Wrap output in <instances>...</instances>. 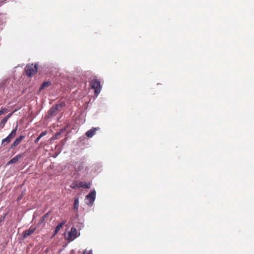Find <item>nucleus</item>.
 <instances>
[{
	"label": "nucleus",
	"mask_w": 254,
	"mask_h": 254,
	"mask_svg": "<svg viewBox=\"0 0 254 254\" xmlns=\"http://www.w3.org/2000/svg\"><path fill=\"white\" fill-rule=\"evenodd\" d=\"M90 85L91 88L94 89V95L97 97L102 89L100 81L97 79H94L90 81Z\"/></svg>",
	"instance_id": "1"
},
{
	"label": "nucleus",
	"mask_w": 254,
	"mask_h": 254,
	"mask_svg": "<svg viewBox=\"0 0 254 254\" xmlns=\"http://www.w3.org/2000/svg\"><path fill=\"white\" fill-rule=\"evenodd\" d=\"M18 124H17L16 127L14 129H12L11 132L9 134V135L5 138L3 139L1 141V145L5 146L9 142H10L12 139L14 138L16 135V131L18 129Z\"/></svg>",
	"instance_id": "2"
},
{
	"label": "nucleus",
	"mask_w": 254,
	"mask_h": 254,
	"mask_svg": "<svg viewBox=\"0 0 254 254\" xmlns=\"http://www.w3.org/2000/svg\"><path fill=\"white\" fill-rule=\"evenodd\" d=\"M37 64L34 66L33 64L27 65L24 69L25 74L27 76H31L37 71Z\"/></svg>",
	"instance_id": "3"
},
{
	"label": "nucleus",
	"mask_w": 254,
	"mask_h": 254,
	"mask_svg": "<svg viewBox=\"0 0 254 254\" xmlns=\"http://www.w3.org/2000/svg\"><path fill=\"white\" fill-rule=\"evenodd\" d=\"M96 198V191L95 190H91L90 192L86 196L85 199L86 204L89 206L92 205Z\"/></svg>",
	"instance_id": "4"
},
{
	"label": "nucleus",
	"mask_w": 254,
	"mask_h": 254,
	"mask_svg": "<svg viewBox=\"0 0 254 254\" xmlns=\"http://www.w3.org/2000/svg\"><path fill=\"white\" fill-rule=\"evenodd\" d=\"M65 104L64 102H61L60 104L56 105L50 108L48 112V114L50 116H55L57 114V112L60 108H63L65 106Z\"/></svg>",
	"instance_id": "5"
},
{
	"label": "nucleus",
	"mask_w": 254,
	"mask_h": 254,
	"mask_svg": "<svg viewBox=\"0 0 254 254\" xmlns=\"http://www.w3.org/2000/svg\"><path fill=\"white\" fill-rule=\"evenodd\" d=\"M79 233L78 234L77 230L75 228L72 227L71 228L70 231L68 233V240L69 241H73L79 236Z\"/></svg>",
	"instance_id": "6"
},
{
	"label": "nucleus",
	"mask_w": 254,
	"mask_h": 254,
	"mask_svg": "<svg viewBox=\"0 0 254 254\" xmlns=\"http://www.w3.org/2000/svg\"><path fill=\"white\" fill-rule=\"evenodd\" d=\"M36 230V228L35 227H33L31 226L30 228L27 230H25L22 233V237L23 239H25L28 236L32 234Z\"/></svg>",
	"instance_id": "7"
},
{
	"label": "nucleus",
	"mask_w": 254,
	"mask_h": 254,
	"mask_svg": "<svg viewBox=\"0 0 254 254\" xmlns=\"http://www.w3.org/2000/svg\"><path fill=\"white\" fill-rule=\"evenodd\" d=\"M24 138V136L23 135H20L18 137H17L14 142L10 145V148L9 150L10 149H12L17 146L20 143L22 140Z\"/></svg>",
	"instance_id": "8"
},
{
	"label": "nucleus",
	"mask_w": 254,
	"mask_h": 254,
	"mask_svg": "<svg viewBox=\"0 0 254 254\" xmlns=\"http://www.w3.org/2000/svg\"><path fill=\"white\" fill-rule=\"evenodd\" d=\"M23 153L18 154L14 157L13 158L11 159L6 164L7 166H8L10 164L16 163L18 160L21 158L23 156Z\"/></svg>",
	"instance_id": "9"
},
{
	"label": "nucleus",
	"mask_w": 254,
	"mask_h": 254,
	"mask_svg": "<svg viewBox=\"0 0 254 254\" xmlns=\"http://www.w3.org/2000/svg\"><path fill=\"white\" fill-rule=\"evenodd\" d=\"M99 129V127H92L86 132V135L88 137H92L95 133L96 131Z\"/></svg>",
	"instance_id": "10"
},
{
	"label": "nucleus",
	"mask_w": 254,
	"mask_h": 254,
	"mask_svg": "<svg viewBox=\"0 0 254 254\" xmlns=\"http://www.w3.org/2000/svg\"><path fill=\"white\" fill-rule=\"evenodd\" d=\"M13 112H11L8 114L6 117H5L0 123V128H2L5 126V123L7 122L9 118L12 116Z\"/></svg>",
	"instance_id": "11"
},
{
	"label": "nucleus",
	"mask_w": 254,
	"mask_h": 254,
	"mask_svg": "<svg viewBox=\"0 0 254 254\" xmlns=\"http://www.w3.org/2000/svg\"><path fill=\"white\" fill-rule=\"evenodd\" d=\"M65 222H66V220H64L57 226V227H56L55 230L54 231V233L53 235V237H54L55 235H56V234H58V233L60 231V229L61 228H62V227L65 223Z\"/></svg>",
	"instance_id": "12"
},
{
	"label": "nucleus",
	"mask_w": 254,
	"mask_h": 254,
	"mask_svg": "<svg viewBox=\"0 0 254 254\" xmlns=\"http://www.w3.org/2000/svg\"><path fill=\"white\" fill-rule=\"evenodd\" d=\"M51 84V82L49 81L44 82L40 86L39 91H41L46 87H48Z\"/></svg>",
	"instance_id": "13"
},
{
	"label": "nucleus",
	"mask_w": 254,
	"mask_h": 254,
	"mask_svg": "<svg viewBox=\"0 0 254 254\" xmlns=\"http://www.w3.org/2000/svg\"><path fill=\"white\" fill-rule=\"evenodd\" d=\"M47 133V131H44L42 132L36 138V139L34 140V143L37 144L38 143L39 140L44 136L46 135Z\"/></svg>",
	"instance_id": "14"
},
{
	"label": "nucleus",
	"mask_w": 254,
	"mask_h": 254,
	"mask_svg": "<svg viewBox=\"0 0 254 254\" xmlns=\"http://www.w3.org/2000/svg\"><path fill=\"white\" fill-rule=\"evenodd\" d=\"M79 186L80 188L89 189L90 188V183H86L83 182H79Z\"/></svg>",
	"instance_id": "15"
},
{
	"label": "nucleus",
	"mask_w": 254,
	"mask_h": 254,
	"mask_svg": "<svg viewBox=\"0 0 254 254\" xmlns=\"http://www.w3.org/2000/svg\"><path fill=\"white\" fill-rule=\"evenodd\" d=\"M79 207V199L78 197H75L74 199L73 208L76 210H78Z\"/></svg>",
	"instance_id": "16"
},
{
	"label": "nucleus",
	"mask_w": 254,
	"mask_h": 254,
	"mask_svg": "<svg viewBox=\"0 0 254 254\" xmlns=\"http://www.w3.org/2000/svg\"><path fill=\"white\" fill-rule=\"evenodd\" d=\"M84 168L83 163H80L77 167L75 168V171L77 172L80 171Z\"/></svg>",
	"instance_id": "17"
},
{
	"label": "nucleus",
	"mask_w": 254,
	"mask_h": 254,
	"mask_svg": "<svg viewBox=\"0 0 254 254\" xmlns=\"http://www.w3.org/2000/svg\"><path fill=\"white\" fill-rule=\"evenodd\" d=\"M70 187L72 189H76L77 188H79L80 187L79 186V182H74L72 183L70 185Z\"/></svg>",
	"instance_id": "18"
},
{
	"label": "nucleus",
	"mask_w": 254,
	"mask_h": 254,
	"mask_svg": "<svg viewBox=\"0 0 254 254\" xmlns=\"http://www.w3.org/2000/svg\"><path fill=\"white\" fill-rule=\"evenodd\" d=\"M8 214V212L4 213L0 218V225H1V223H3L5 220V217Z\"/></svg>",
	"instance_id": "19"
},
{
	"label": "nucleus",
	"mask_w": 254,
	"mask_h": 254,
	"mask_svg": "<svg viewBox=\"0 0 254 254\" xmlns=\"http://www.w3.org/2000/svg\"><path fill=\"white\" fill-rule=\"evenodd\" d=\"M25 190H23L22 191L21 194L19 195L18 197L17 198V201L19 202L23 198V196L25 195Z\"/></svg>",
	"instance_id": "20"
},
{
	"label": "nucleus",
	"mask_w": 254,
	"mask_h": 254,
	"mask_svg": "<svg viewBox=\"0 0 254 254\" xmlns=\"http://www.w3.org/2000/svg\"><path fill=\"white\" fill-rule=\"evenodd\" d=\"M49 213H47L45 215H44L41 218L39 223H42L45 220V219L48 217Z\"/></svg>",
	"instance_id": "21"
},
{
	"label": "nucleus",
	"mask_w": 254,
	"mask_h": 254,
	"mask_svg": "<svg viewBox=\"0 0 254 254\" xmlns=\"http://www.w3.org/2000/svg\"><path fill=\"white\" fill-rule=\"evenodd\" d=\"M6 111V109L5 108H2L0 110V116L3 114Z\"/></svg>",
	"instance_id": "22"
},
{
	"label": "nucleus",
	"mask_w": 254,
	"mask_h": 254,
	"mask_svg": "<svg viewBox=\"0 0 254 254\" xmlns=\"http://www.w3.org/2000/svg\"><path fill=\"white\" fill-rule=\"evenodd\" d=\"M86 250H85L83 253V254H86ZM86 254H93L92 253V250H90Z\"/></svg>",
	"instance_id": "23"
},
{
	"label": "nucleus",
	"mask_w": 254,
	"mask_h": 254,
	"mask_svg": "<svg viewBox=\"0 0 254 254\" xmlns=\"http://www.w3.org/2000/svg\"><path fill=\"white\" fill-rule=\"evenodd\" d=\"M60 134V133H57L56 136L59 135Z\"/></svg>",
	"instance_id": "24"
}]
</instances>
